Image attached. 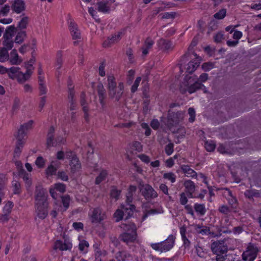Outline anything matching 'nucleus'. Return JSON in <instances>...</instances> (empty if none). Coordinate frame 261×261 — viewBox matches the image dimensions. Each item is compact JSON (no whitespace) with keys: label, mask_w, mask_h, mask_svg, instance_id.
Returning <instances> with one entry per match:
<instances>
[{"label":"nucleus","mask_w":261,"mask_h":261,"mask_svg":"<svg viewBox=\"0 0 261 261\" xmlns=\"http://www.w3.org/2000/svg\"><path fill=\"white\" fill-rule=\"evenodd\" d=\"M47 193L41 186L36 187L34 194L35 209L37 217L45 219L48 215Z\"/></svg>","instance_id":"nucleus-1"},{"label":"nucleus","mask_w":261,"mask_h":261,"mask_svg":"<svg viewBox=\"0 0 261 261\" xmlns=\"http://www.w3.org/2000/svg\"><path fill=\"white\" fill-rule=\"evenodd\" d=\"M208 79V74L203 73L201 74L199 79L197 76H189L186 75L180 86V91L184 94L186 92H188L190 94L196 92L200 89H205V86L202 84L201 82H205Z\"/></svg>","instance_id":"nucleus-2"},{"label":"nucleus","mask_w":261,"mask_h":261,"mask_svg":"<svg viewBox=\"0 0 261 261\" xmlns=\"http://www.w3.org/2000/svg\"><path fill=\"white\" fill-rule=\"evenodd\" d=\"M33 120H30L28 122L21 125L20 128L18 129L16 136L17 140L16 146L14 150L16 154L19 155L21 151L23 145L25 143L26 130L31 128L33 124Z\"/></svg>","instance_id":"nucleus-3"},{"label":"nucleus","mask_w":261,"mask_h":261,"mask_svg":"<svg viewBox=\"0 0 261 261\" xmlns=\"http://www.w3.org/2000/svg\"><path fill=\"white\" fill-rule=\"evenodd\" d=\"M175 237L170 235L165 241L158 243H152L150 245L151 248L160 252H167L172 249L174 246Z\"/></svg>","instance_id":"nucleus-4"},{"label":"nucleus","mask_w":261,"mask_h":261,"mask_svg":"<svg viewBox=\"0 0 261 261\" xmlns=\"http://www.w3.org/2000/svg\"><path fill=\"white\" fill-rule=\"evenodd\" d=\"M184 117V113L182 111L173 112L169 110L168 113L167 126L171 128L181 121Z\"/></svg>","instance_id":"nucleus-5"},{"label":"nucleus","mask_w":261,"mask_h":261,"mask_svg":"<svg viewBox=\"0 0 261 261\" xmlns=\"http://www.w3.org/2000/svg\"><path fill=\"white\" fill-rule=\"evenodd\" d=\"M138 188L142 195L146 200L154 199L158 196L157 192L148 184H144L143 182H140Z\"/></svg>","instance_id":"nucleus-6"},{"label":"nucleus","mask_w":261,"mask_h":261,"mask_svg":"<svg viewBox=\"0 0 261 261\" xmlns=\"http://www.w3.org/2000/svg\"><path fill=\"white\" fill-rule=\"evenodd\" d=\"M121 210H117L114 213V216L116 219V221H119L122 219L124 215H126L125 219H127L131 217L135 211V205H121Z\"/></svg>","instance_id":"nucleus-7"},{"label":"nucleus","mask_w":261,"mask_h":261,"mask_svg":"<svg viewBox=\"0 0 261 261\" xmlns=\"http://www.w3.org/2000/svg\"><path fill=\"white\" fill-rule=\"evenodd\" d=\"M258 248L253 244H250L242 255L244 261H253L257 256Z\"/></svg>","instance_id":"nucleus-8"},{"label":"nucleus","mask_w":261,"mask_h":261,"mask_svg":"<svg viewBox=\"0 0 261 261\" xmlns=\"http://www.w3.org/2000/svg\"><path fill=\"white\" fill-rule=\"evenodd\" d=\"M131 228L130 232H124L121 234L119 239L121 241L126 243L127 244L129 243H133L136 239L137 233H136V227L134 224H132L130 225Z\"/></svg>","instance_id":"nucleus-9"},{"label":"nucleus","mask_w":261,"mask_h":261,"mask_svg":"<svg viewBox=\"0 0 261 261\" xmlns=\"http://www.w3.org/2000/svg\"><path fill=\"white\" fill-rule=\"evenodd\" d=\"M211 249L214 254H218V253L225 254L228 251V247L223 241L213 242L211 244Z\"/></svg>","instance_id":"nucleus-10"},{"label":"nucleus","mask_w":261,"mask_h":261,"mask_svg":"<svg viewBox=\"0 0 261 261\" xmlns=\"http://www.w3.org/2000/svg\"><path fill=\"white\" fill-rule=\"evenodd\" d=\"M124 92V85L123 83H119L117 88L108 91L110 97L115 101H118L121 99Z\"/></svg>","instance_id":"nucleus-11"},{"label":"nucleus","mask_w":261,"mask_h":261,"mask_svg":"<svg viewBox=\"0 0 261 261\" xmlns=\"http://www.w3.org/2000/svg\"><path fill=\"white\" fill-rule=\"evenodd\" d=\"M106 215L104 212L99 207L95 208L91 216V222L92 223H100L102 221L106 219Z\"/></svg>","instance_id":"nucleus-12"},{"label":"nucleus","mask_w":261,"mask_h":261,"mask_svg":"<svg viewBox=\"0 0 261 261\" xmlns=\"http://www.w3.org/2000/svg\"><path fill=\"white\" fill-rule=\"evenodd\" d=\"M123 33L119 32L117 34L113 35L111 37H108L102 43L103 47H109L114 44L118 43L122 38Z\"/></svg>","instance_id":"nucleus-13"},{"label":"nucleus","mask_w":261,"mask_h":261,"mask_svg":"<svg viewBox=\"0 0 261 261\" xmlns=\"http://www.w3.org/2000/svg\"><path fill=\"white\" fill-rule=\"evenodd\" d=\"M157 44L160 49L165 52L171 51L174 48V45L171 41L163 38L160 39Z\"/></svg>","instance_id":"nucleus-14"},{"label":"nucleus","mask_w":261,"mask_h":261,"mask_svg":"<svg viewBox=\"0 0 261 261\" xmlns=\"http://www.w3.org/2000/svg\"><path fill=\"white\" fill-rule=\"evenodd\" d=\"M69 28L71 32L73 39L77 40V41H74L73 42L74 45H77L79 43V40L81 39V33L77 29V25L74 22L71 21Z\"/></svg>","instance_id":"nucleus-15"},{"label":"nucleus","mask_w":261,"mask_h":261,"mask_svg":"<svg viewBox=\"0 0 261 261\" xmlns=\"http://www.w3.org/2000/svg\"><path fill=\"white\" fill-rule=\"evenodd\" d=\"M69 165L71 168V172L72 173L78 172L81 168V163L76 155L72 156Z\"/></svg>","instance_id":"nucleus-16"},{"label":"nucleus","mask_w":261,"mask_h":261,"mask_svg":"<svg viewBox=\"0 0 261 261\" xmlns=\"http://www.w3.org/2000/svg\"><path fill=\"white\" fill-rule=\"evenodd\" d=\"M55 128L51 126L48 129L47 139L46 144L47 146H54L56 145V139L54 138Z\"/></svg>","instance_id":"nucleus-17"},{"label":"nucleus","mask_w":261,"mask_h":261,"mask_svg":"<svg viewBox=\"0 0 261 261\" xmlns=\"http://www.w3.org/2000/svg\"><path fill=\"white\" fill-rule=\"evenodd\" d=\"M25 9V3L22 0H15L12 5V10L17 13H20Z\"/></svg>","instance_id":"nucleus-18"},{"label":"nucleus","mask_w":261,"mask_h":261,"mask_svg":"<svg viewBox=\"0 0 261 261\" xmlns=\"http://www.w3.org/2000/svg\"><path fill=\"white\" fill-rule=\"evenodd\" d=\"M180 169L185 175L188 177H197V173L189 165H182L180 166Z\"/></svg>","instance_id":"nucleus-19"},{"label":"nucleus","mask_w":261,"mask_h":261,"mask_svg":"<svg viewBox=\"0 0 261 261\" xmlns=\"http://www.w3.org/2000/svg\"><path fill=\"white\" fill-rule=\"evenodd\" d=\"M17 28L14 25H10L7 27L3 35L4 38L12 39L14 35L17 33Z\"/></svg>","instance_id":"nucleus-20"},{"label":"nucleus","mask_w":261,"mask_h":261,"mask_svg":"<svg viewBox=\"0 0 261 261\" xmlns=\"http://www.w3.org/2000/svg\"><path fill=\"white\" fill-rule=\"evenodd\" d=\"M68 98L69 103V109L71 111L75 110L76 104V101L74 98V91H72V88H70L69 90L68 91Z\"/></svg>","instance_id":"nucleus-21"},{"label":"nucleus","mask_w":261,"mask_h":261,"mask_svg":"<svg viewBox=\"0 0 261 261\" xmlns=\"http://www.w3.org/2000/svg\"><path fill=\"white\" fill-rule=\"evenodd\" d=\"M32 73V71H31V69H29V67H28V70H27L25 73H23L21 71L18 73L17 75L18 81L20 83L25 82L30 78Z\"/></svg>","instance_id":"nucleus-22"},{"label":"nucleus","mask_w":261,"mask_h":261,"mask_svg":"<svg viewBox=\"0 0 261 261\" xmlns=\"http://www.w3.org/2000/svg\"><path fill=\"white\" fill-rule=\"evenodd\" d=\"M195 230L197 233L202 236L208 235L211 234L210 227L206 226H200L196 225L194 226Z\"/></svg>","instance_id":"nucleus-23"},{"label":"nucleus","mask_w":261,"mask_h":261,"mask_svg":"<svg viewBox=\"0 0 261 261\" xmlns=\"http://www.w3.org/2000/svg\"><path fill=\"white\" fill-rule=\"evenodd\" d=\"M194 208L197 215L200 216H204L206 212V209L204 204L196 203L194 205Z\"/></svg>","instance_id":"nucleus-24"},{"label":"nucleus","mask_w":261,"mask_h":261,"mask_svg":"<svg viewBox=\"0 0 261 261\" xmlns=\"http://www.w3.org/2000/svg\"><path fill=\"white\" fill-rule=\"evenodd\" d=\"M72 245L70 243H63L61 241H57L55 242L54 249L61 250H67L71 248Z\"/></svg>","instance_id":"nucleus-25"},{"label":"nucleus","mask_w":261,"mask_h":261,"mask_svg":"<svg viewBox=\"0 0 261 261\" xmlns=\"http://www.w3.org/2000/svg\"><path fill=\"white\" fill-rule=\"evenodd\" d=\"M10 63L13 65L19 64L21 60L19 59V56L16 49H13L10 53V58L9 59Z\"/></svg>","instance_id":"nucleus-26"},{"label":"nucleus","mask_w":261,"mask_h":261,"mask_svg":"<svg viewBox=\"0 0 261 261\" xmlns=\"http://www.w3.org/2000/svg\"><path fill=\"white\" fill-rule=\"evenodd\" d=\"M184 186L185 188L186 192H194L195 190V185L194 182L191 180L188 179L184 181Z\"/></svg>","instance_id":"nucleus-27"},{"label":"nucleus","mask_w":261,"mask_h":261,"mask_svg":"<svg viewBox=\"0 0 261 261\" xmlns=\"http://www.w3.org/2000/svg\"><path fill=\"white\" fill-rule=\"evenodd\" d=\"M54 162H52L45 170V173L47 176L56 175L58 167L54 165Z\"/></svg>","instance_id":"nucleus-28"},{"label":"nucleus","mask_w":261,"mask_h":261,"mask_svg":"<svg viewBox=\"0 0 261 261\" xmlns=\"http://www.w3.org/2000/svg\"><path fill=\"white\" fill-rule=\"evenodd\" d=\"M108 90L110 91L117 88V83L115 81V78L113 75L108 76Z\"/></svg>","instance_id":"nucleus-29"},{"label":"nucleus","mask_w":261,"mask_h":261,"mask_svg":"<svg viewBox=\"0 0 261 261\" xmlns=\"http://www.w3.org/2000/svg\"><path fill=\"white\" fill-rule=\"evenodd\" d=\"M9 59V55L7 49L5 47H0V62H5Z\"/></svg>","instance_id":"nucleus-30"},{"label":"nucleus","mask_w":261,"mask_h":261,"mask_svg":"<svg viewBox=\"0 0 261 261\" xmlns=\"http://www.w3.org/2000/svg\"><path fill=\"white\" fill-rule=\"evenodd\" d=\"M97 10L98 11L106 13L108 12L109 10V7L108 6L107 3L105 2H99L97 3Z\"/></svg>","instance_id":"nucleus-31"},{"label":"nucleus","mask_w":261,"mask_h":261,"mask_svg":"<svg viewBox=\"0 0 261 261\" xmlns=\"http://www.w3.org/2000/svg\"><path fill=\"white\" fill-rule=\"evenodd\" d=\"M161 212L158 209H150L147 210L146 209L144 211H143V215L142 217V220L143 221L145 220L146 218L151 215H154L158 213H160Z\"/></svg>","instance_id":"nucleus-32"},{"label":"nucleus","mask_w":261,"mask_h":261,"mask_svg":"<svg viewBox=\"0 0 261 261\" xmlns=\"http://www.w3.org/2000/svg\"><path fill=\"white\" fill-rule=\"evenodd\" d=\"M199 63L190 62L187 67V72L191 74L199 66Z\"/></svg>","instance_id":"nucleus-33"},{"label":"nucleus","mask_w":261,"mask_h":261,"mask_svg":"<svg viewBox=\"0 0 261 261\" xmlns=\"http://www.w3.org/2000/svg\"><path fill=\"white\" fill-rule=\"evenodd\" d=\"M108 175V172L106 170H102L99 175L96 178L95 184H99L101 182L106 179Z\"/></svg>","instance_id":"nucleus-34"},{"label":"nucleus","mask_w":261,"mask_h":261,"mask_svg":"<svg viewBox=\"0 0 261 261\" xmlns=\"http://www.w3.org/2000/svg\"><path fill=\"white\" fill-rule=\"evenodd\" d=\"M26 36L27 34L25 31H20L18 32L15 39V43L21 44L23 41Z\"/></svg>","instance_id":"nucleus-35"},{"label":"nucleus","mask_w":261,"mask_h":261,"mask_svg":"<svg viewBox=\"0 0 261 261\" xmlns=\"http://www.w3.org/2000/svg\"><path fill=\"white\" fill-rule=\"evenodd\" d=\"M63 60H62V53L61 51H58L57 54V60L56 66L57 67V70H59L62 65Z\"/></svg>","instance_id":"nucleus-36"},{"label":"nucleus","mask_w":261,"mask_h":261,"mask_svg":"<svg viewBox=\"0 0 261 261\" xmlns=\"http://www.w3.org/2000/svg\"><path fill=\"white\" fill-rule=\"evenodd\" d=\"M19 70L20 68L16 67H12L8 69L9 76L11 78L14 79L15 76H17L18 73L20 72Z\"/></svg>","instance_id":"nucleus-37"},{"label":"nucleus","mask_w":261,"mask_h":261,"mask_svg":"<svg viewBox=\"0 0 261 261\" xmlns=\"http://www.w3.org/2000/svg\"><path fill=\"white\" fill-rule=\"evenodd\" d=\"M129 257V254L125 251H119L116 255V257L119 261H124L125 259Z\"/></svg>","instance_id":"nucleus-38"},{"label":"nucleus","mask_w":261,"mask_h":261,"mask_svg":"<svg viewBox=\"0 0 261 261\" xmlns=\"http://www.w3.org/2000/svg\"><path fill=\"white\" fill-rule=\"evenodd\" d=\"M121 191L118 190L116 187H113L111 190L110 195L111 197L116 199H119Z\"/></svg>","instance_id":"nucleus-39"},{"label":"nucleus","mask_w":261,"mask_h":261,"mask_svg":"<svg viewBox=\"0 0 261 261\" xmlns=\"http://www.w3.org/2000/svg\"><path fill=\"white\" fill-rule=\"evenodd\" d=\"M163 178L168 179L172 183H173L176 180V176L173 172H168L163 174Z\"/></svg>","instance_id":"nucleus-40"},{"label":"nucleus","mask_w":261,"mask_h":261,"mask_svg":"<svg viewBox=\"0 0 261 261\" xmlns=\"http://www.w3.org/2000/svg\"><path fill=\"white\" fill-rule=\"evenodd\" d=\"M28 19L29 18L28 17H23L19 22L17 28L20 30L25 29L28 24Z\"/></svg>","instance_id":"nucleus-41"},{"label":"nucleus","mask_w":261,"mask_h":261,"mask_svg":"<svg viewBox=\"0 0 261 261\" xmlns=\"http://www.w3.org/2000/svg\"><path fill=\"white\" fill-rule=\"evenodd\" d=\"M97 90L98 97H106V90L101 83H99L97 85Z\"/></svg>","instance_id":"nucleus-42"},{"label":"nucleus","mask_w":261,"mask_h":261,"mask_svg":"<svg viewBox=\"0 0 261 261\" xmlns=\"http://www.w3.org/2000/svg\"><path fill=\"white\" fill-rule=\"evenodd\" d=\"M61 198L62 202L64 207V211H66L69 207V202L70 200V196L68 195H66L65 196H62Z\"/></svg>","instance_id":"nucleus-43"},{"label":"nucleus","mask_w":261,"mask_h":261,"mask_svg":"<svg viewBox=\"0 0 261 261\" xmlns=\"http://www.w3.org/2000/svg\"><path fill=\"white\" fill-rule=\"evenodd\" d=\"M226 14V10L222 9L214 15V18L218 19H222L225 17Z\"/></svg>","instance_id":"nucleus-44"},{"label":"nucleus","mask_w":261,"mask_h":261,"mask_svg":"<svg viewBox=\"0 0 261 261\" xmlns=\"http://www.w3.org/2000/svg\"><path fill=\"white\" fill-rule=\"evenodd\" d=\"M57 175L58 178L62 180L67 181L69 179L68 176L65 171H59L57 174Z\"/></svg>","instance_id":"nucleus-45"},{"label":"nucleus","mask_w":261,"mask_h":261,"mask_svg":"<svg viewBox=\"0 0 261 261\" xmlns=\"http://www.w3.org/2000/svg\"><path fill=\"white\" fill-rule=\"evenodd\" d=\"M3 45L5 48L8 49H11L13 46L14 42L12 39L4 38Z\"/></svg>","instance_id":"nucleus-46"},{"label":"nucleus","mask_w":261,"mask_h":261,"mask_svg":"<svg viewBox=\"0 0 261 261\" xmlns=\"http://www.w3.org/2000/svg\"><path fill=\"white\" fill-rule=\"evenodd\" d=\"M13 204L12 202H7L3 208V213L10 215L13 207Z\"/></svg>","instance_id":"nucleus-47"},{"label":"nucleus","mask_w":261,"mask_h":261,"mask_svg":"<svg viewBox=\"0 0 261 261\" xmlns=\"http://www.w3.org/2000/svg\"><path fill=\"white\" fill-rule=\"evenodd\" d=\"M45 163V160L41 156H38L35 161L36 166L39 168H43Z\"/></svg>","instance_id":"nucleus-48"},{"label":"nucleus","mask_w":261,"mask_h":261,"mask_svg":"<svg viewBox=\"0 0 261 261\" xmlns=\"http://www.w3.org/2000/svg\"><path fill=\"white\" fill-rule=\"evenodd\" d=\"M54 189L61 193H64L66 191V186L62 183H57L54 185Z\"/></svg>","instance_id":"nucleus-49"},{"label":"nucleus","mask_w":261,"mask_h":261,"mask_svg":"<svg viewBox=\"0 0 261 261\" xmlns=\"http://www.w3.org/2000/svg\"><path fill=\"white\" fill-rule=\"evenodd\" d=\"M89 247V243L87 241L85 240H82L80 241L79 245V248L80 250L82 251H85L86 252V249Z\"/></svg>","instance_id":"nucleus-50"},{"label":"nucleus","mask_w":261,"mask_h":261,"mask_svg":"<svg viewBox=\"0 0 261 261\" xmlns=\"http://www.w3.org/2000/svg\"><path fill=\"white\" fill-rule=\"evenodd\" d=\"M106 251L98 250L95 254V261H102V257L106 255Z\"/></svg>","instance_id":"nucleus-51"},{"label":"nucleus","mask_w":261,"mask_h":261,"mask_svg":"<svg viewBox=\"0 0 261 261\" xmlns=\"http://www.w3.org/2000/svg\"><path fill=\"white\" fill-rule=\"evenodd\" d=\"M141 80V77L140 76H138L136 78L134 84L133 85L131 88V92L132 93H135L137 90L138 87L139 85Z\"/></svg>","instance_id":"nucleus-52"},{"label":"nucleus","mask_w":261,"mask_h":261,"mask_svg":"<svg viewBox=\"0 0 261 261\" xmlns=\"http://www.w3.org/2000/svg\"><path fill=\"white\" fill-rule=\"evenodd\" d=\"M23 179L25 182L27 187L29 188L32 184V181H31V179L30 178V174L28 173H25L23 176Z\"/></svg>","instance_id":"nucleus-53"},{"label":"nucleus","mask_w":261,"mask_h":261,"mask_svg":"<svg viewBox=\"0 0 261 261\" xmlns=\"http://www.w3.org/2000/svg\"><path fill=\"white\" fill-rule=\"evenodd\" d=\"M196 252L197 255L200 257H203L205 254V253L203 251V248L199 246L198 244H197L195 246Z\"/></svg>","instance_id":"nucleus-54"},{"label":"nucleus","mask_w":261,"mask_h":261,"mask_svg":"<svg viewBox=\"0 0 261 261\" xmlns=\"http://www.w3.org/2000/svg\"><path fill=\"white\" fill-rule=\"evenodd\" d=\"M135 71L133 69L129 70V71L128 72L127 77V83L128 84H130L132 83L135 76Z\"/></svg>","instance_id":"nucleus-55"},{"label":"nucleus","mask_w":261,"mask_h":261,"mask_svg":"<svg viewBox=\"0 0 261 261\" xmlns=\"http://www.w3.org/2000/svg\"><path fill=\"white\" fill-rule=\"evenodd\" d=\"M179 202L181 205H185L187 203L188 200L187 197L186 196V193L182 192L179 195Z\"/></svg>","instance_id":"nucleus-56"},{"label":"nucleus","mask_w":261,"mask_h":261,"mask_svg":"<svg viewBox=\"0 0 261 261\" xmlns=\"http://www.w3.org/2000/svg\"><path fill=\"white\" fill-rule=\"evenodd\" d=\"M188 114L190 115L189 121L190 122H193L195 120V111L193 108H190L188 109Z\"/></svg>","instance_id":"nucleus-57"},{"label":"nucleus","mask_w":261,"mask_h":261,"mask_svg":"<svg viewBox=\"0 0 261 261\" xmlns=\"http://www.w3.org/2000/svg\"><path fill=\"white\" fill-rule=\"evenodd\" d=\"M214 67V64L211 62L204 63L202 65V68L205 71H207Z\"/></svg>","instance_id":"nucleus-58"},{"label":"nucleus","mask_w":261,"mask_h":261,"mask_svg":"<svg viewBox=\"0 0 261 261\" xmlns=\"http://www.w3.org/2000/svg\"><path fill=\"white\" fill-rule=\"evenodd\" d=\"M205 148L208 151H212L215 148V144L213 142L206 141L205 143Z\"/></svg>","instance_id":"nucleus-59"},{"label":"nucleus","mask_w":261,"mask_h":261,"mask_svg":"<svg viewBox=\"0 0 261 261\" xmlns=\"http://www.w3.org/2000/svg\"><path fill=\"white\" fill-rule=\"evenodd\" d=\"M174 145L173 143H170L167 145L165 147V152L168 155H171L173 152Z\"/></svg>","instance_id":"nucleus-60"},{"label":"nucleus","mask_w":261,"mask_h":261,"mask_svg":"<svg viewBox=\"0 0 261 261\" xmlns=\"http://www.w3.org/2000/svg\"><path fill=\"white\" fill-rule=\"evenodd\" d=\"M258 194L255 190H246L245 192V195L249 198H252L253 196H256Z\"/></svg>","instance_id":"nucleus-61"},{"label":"nucleus","mask_w":261,"mask_h":261,"mask_svg":"<svg viewBox=\"0 0 261 261\" xmlns=\"http://www.w3.org/2000/svg\"><path fill=\"white\" fill-rule=\"evenodd\" d=\"M13 186L14 187V193L19 194L20 193V184L17 181H14L13 182Z\"/></svg>","instance_id":"nucleus-62"},{"label":"nucleus","mask_w":261,"mask_h":261,"mask_svg":"<svg viewBox=\"0 0 261 261\" xmlns=\"http://www.w3.org/2000/svg\"><path fill=\"white\" fill-rule=\"evenodd\" d=\"M224 39V35L222 32H219V33H217L214 36V40L217 43H220Z\"/></svg>","instance_id":"nucleus-63"},{"label":"nucleus","mask_w":261,"mask_h":261,"mask_svg":"<svg viewBox=\"0 0 261 261\" xmlns=\"http://www.w3.org/2000/svg\"><path fill=\"white\" fill-rule=\"evenodd\" d=\"M216 255V261H225L227 257V255L226 254V253H218V254Z\"/></svg>","instance_id":"nucleus-64"}]
</instances>
